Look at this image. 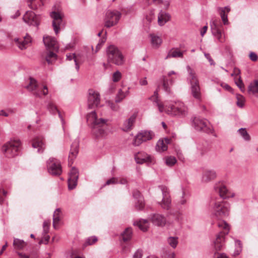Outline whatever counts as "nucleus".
I'll return each mask as SVG.
<instances>
[{"label":"nucleus","mask_w":258,"mask_h":258,"mask_svg":"<svg viewBox=\"0 0 258 258\" xmlns=\"http://www.w3.org/2000/svg\"><path fill=\"white\" fill-rule=\"evenodd\" d=\"M87 121L93 125V133L96 137H103L107 135V120L99 117L96 111H92L87 115Z\"/></svg>","instance_id":"1"},{"label":"nucleus","mask_w":258,"mask_h":258,"mask_svg":"<svg viewBox=\"0 0 258 258\" xmlns=\"http://www.w3.org/2000/svg\"><path fill=\"white\" fill-rule=\"evenodd\" d=\"M22 143L19 139H12L5 143L1 148V152L8 159H13L19 155Z\"/></svg>","instance_id":"2"},{"label":"nucleus","mask_w":258,"mask_h":258,"mask_svg":"<svg viewBox=\"0 0 258 258\" xmlns=\"http://www.w3.org/2000/svg\"><path fill=\"white\" fill-rule=\"evenodd\" d=\"M163 111L171 116L184 117L187 115L188 109L183 102L176 101L166 103Z\"/></svg>","instance_id":"3"},{"label":"nucleus","mask_w":258,"mask_h":258,"mask_svg":"<svg viewBox=\"0 0 258 258\" xmlns=\"http://www.w3.org/2000/svg\"><path fill=\"white\" fill-rule=\"evenodd\" d=\"M215 216L218 219H224L228 217L230 212V204L221 199H217L212 208Z\"/></svg>","instance_id":"4"},{"label":"nucleus","mask_w":258,"mask_h":258,"mask_svg":"<svg viewBox=\"0 0 258 258\" xmlns=\"http://www.w3.org/2000/svg\"><path fill=\"white\" fill-rule=\"evenodd\" d=\"M43 42L49 50V52L46 56V61L48 63H52L53 60L56 59V55L53 51H56L58 49L57 42L54 38L49 36L43 37Z\"/></svg>","instance_id":"5"},{"label":"nucleus","mask_w":258,"mask_h":258,"mask_svg":"<svg viewBox=\"0 0 258 258\" xmlns=\"http://www.w3.org/2000/svg\"><path fill=\"white\" fill-rule=\"evenodd\" d=\"M26 88L34 96L37 97H41L42 95L45 96L48 92L46 85L39 84L37 81L32 78H29V82Z\"/></svg>","instance_id":"6"},{"label":"nucleus","mask_w":258,"mask_h":258,"mask_svg":"<svg viewBox=\"0 0 258 258\" xmlns=\"http://www.w3.org/2000/svg\"><path fill=\"white\" fill-rule=\"evenodd\" d=\"M187 68L189 73V79L191 86V92L192 96L195 99L200 100L201 98L202 94L197 76L195 71L189 66H188Z\"/></svg>","instance_id":"7"},{"label":"nucleus","mask_w":258,"mask_h":258,"mask_svg":"<svg viewBox=\"0 0 258 258\" xmlns=\"http://www.w3.org/2000/svg\"><path fill=\"white\" fill-rule=\"evenodd\" d=\"M218 226L223 229L217 235L216 240L214 242V247L216 250H221L224 246V236L227 234L229 231V225L224 220L219 221Z\"/></svg>","instance_id":"8"},{"label":"nucleus","mask_w":258,"mask_h":258,"mask_svg":"<svg viewBox=\"0 0 258 258\" xmlns=\"http://www.w3.org/2000/svg\"><path fill=\"white\" fill-rule=\"evenodd\" d=\"M107 59L109 62L116 65H121L123 63V56L119 49L114 45H110L107 51Z\"/></svg>","instance_id":"9"},{"label":"nucleus","mask_w":258,"mask_h":258,"mask_svg":"<svg viewBox=\"0 0 258 258\" xmlns=\"http://www.w3.org/2000/svg\"><path fill=\"white\" fill-rule=\"evenodd\" d=\"M121 14L116 10H108L106 12L104 18V26L110 28L116 25L121 17Z\"/></svg>","instance_id":"10"},{"label":"nucleus","mask_w":258,"mask_h":258,"mask_svg":"<svg viewBox=\"0 0 258 258\" xmlns=\"http://www.w3.org/2000/svg\"><path fill=\"white\" fill-rule=\"evenodd\" d=\"M193 124L195 128L198 131H203L208 134H214V130L209 121L206 119L196 117L193 119Z\"/></svg>","instance_id":"11"},{"label":"nucleus","mask_w":258,"mask_h":258,"mask_svg":"<svg viewBox=\"0 0 258 258\" xmlns=\"http://www.w3.org/2000/svg\"><path fill=\"white\" fill-rule=\"evenodd\" d=\"M212 32L217 39L220 42L224 41V37L223 36V29L222 25L220 20H214L211 25Z\"/></svg>","instance_id":"12"},{"label":"nucleus","mask_w":258,"mask_h":258,"mask_svg":"<svg viewBox=\"0 0 258 258\" xmlns=\"http://www.w3.org/2000/svg\"><path fill=\"white\" fill-rule=\"evenodd\" d=\"M214 189L216 192L219 193L220 197L222 199L233 198L235 196V194L229 191L226 185L222 182L216 183Z\"/></svg>","instance_id":"13"},{"label":"nucleus","mask_w":258,"mask_h":258,"mask_svg":"<svg viewBox=\"0 0 258 258\" xmlns=\"http://www.w3.org/2000/svg\"><path fill=\"white\" fill-rule=\"evenodd\" d=\"M63 14L60 12L53 11L51 14V17L53 19L52 26L56 34H57L62 26Z\"/></svg>","instance_id":"14"},{"label":"nucleus","mask_w":258,"mask_h":258,"mask_svg":"<svg viewBox=\"0 0 258 258\" xmlns=\"http://www.w3.org/2000/svg\"><path fill=\"white\" fill-rule=\"evenodd\" d=\"M163 195V199L161 202L159 203V205L164 210H168L171 207V201L167 188L164 186H160Z\"/></svg>","instance_id":"15"},{"label":"nucleus","mask_w":258,"mask_h":258,"mask_svg":"<svg viewBox=\"0 0 258 258\" xmlns=\"http://www.w3.org/2000/svg\"><path fill=\"white\" fill-rule=\"evenodd\" d=\"M100 99L99 94L93 90L89 91V95L88 98V106L90 109H93L97 107L100 103Z\"/></svg>","instance_id":"16"},{"label":"nucleus","mask_w":258,"mask_h":258,"mask_svg":"<svg viewBox=\"0 0 258 258\" xmlns=\"http://www.w3.org/2000/svg\"><path fill=\"white\" fill-rule=\"evenodd\" d=\"M154 134L151 132L144 131L139 133L134 140V144L135 146H139L143 142L151 140Z\"/></svg>","instance_id":"17"},{"label":"nucleus","mask_w":258,"mask_h":258,"mask_svg":"<svg viewBox=\"0 0 258 258\" xmlns=\"http://www.w3.org/2000/svg\"><path fill=\"white\" fill-rule=\"evenodd\" d=\"M176 74L174 71H171L168 73L167 76H164L162 78L163 87L165 91L170 92V86H171L174 80L176 79Z\"/></svg>","instance_id":"18"},{"label":"nucleus","mask_w":258,"mask_h":258,"mask_svg":"<svg viewBox=\"0 0 258 258\" xmlns=\"http://www.w3.org/2000/svg\"><path fill=\"white\" fill-rule=\"evenodd\" d=\"M16 45L21 50L26 49L31 45L32 39L27 34L22 38H15L14 39Z\"/></svg>","instance_id":"19"},{"label":"nucleus","mask_w":258,"mask_h":258,"mask_svg":"<svg viewBox=\"0 0 258 258\" xmlns=\"http://www.w3.org/2000/svg\"><path fill=\"white\" fill-rule=\"evenodd\" d=\"M79 177V170L76 168H72L68 178V188L69 189H74L77 184Z\"/></svg>","instance_id":"20"},{"label":"nucleus","mask_w":258,"mask_h":258,"mask_svg":"<svg viewBox=\"0 0 258 258\" xmlns=\"http://www.w3.org/2000/svg\"><path fill=\"white\" fill-rule=\"evenodd\" d=\"M24 21L30 25L38 26L39 23V17L32 11H27L23 16Z\"/></svg>","instance_id":"21"},{"label":"nucleus","mask_w":258,"mask_h":258,"mask_svg":"<svg viewBox=\"0 0 258 258\" xmlns=\"http://www.w3.org/2000/svg\"><path fill=\"white\" fill-rule=\"evenodd\" d=\"M47 167L48 172L53 176H58L61 174V166L59 162H48Z\"/></svg>","instance_id":"22"},{"label":"nucleus","mask_w":258,"mask_h":258,"mask_svg":"<svg viewBox=\"0 0 258 258\" xmlns=\"http://www.w3.org/2000/svg\"><path fill=\"white\" fill-rule=\"evenodd\" d=\"M150 221L155 225L159 227H163L166 223L165 217L159 214H154L151 216Z\"/></svg>","instance_id":"23"},{"label":"nucleus","mask_w":258,"mask_h":258,"mask_svg":"<svg viewBox=\"0 0 258 258\" xmlns=\"http://www.w3.org/2000/svg\"><path fill=\"white\" fill-rule=\"evenodd\" d=\"M133 195L136 199L135 207L138 210H142L144 208V200L140 192L138 190L133 191Z\"/></svg>","instance_id":"24"},{"label":"nucleus","mask_w":258,"mask_h":258,"mask_svg":"<svg viewBox=\"0 0 258 258\" xmlns=\"http://www.w3.org/2000/svg\"><path fill=\"white\" fill-rule=\"evenodd\" d=\"M79 143L78 140L74 141L71 147V150L69 154L68 159L70 161H73L77 159L79 153Z\"/></svg>","instance_id":"25"},{"label":"nucleus","mask_w":258,"mask_h":258,"mask_svg":"<svg viewBox=\"0 0 258 258\" xmlns=\"http://www.w3.org/2000/svg\"><path fill=\"white\" fill-rule=\"evenodd\" d=\"M171 140L169 138H164L159 140L156 146V149L157 151L161 152L167 150V145L170 143Z\"/></svg>","instance_id":"26"},{"label":"nucleus","mask_w":258,"mask_h":258,"mask_svg":"<svg viewBox=\"0 0 258 258\" xmlns=\"http://www.w3.org/2000/svg\"><path fill=\"white\" fill-rule=\"evenodd\" d=\"M170 19V16L166 12L161 10L158 16V23L160 26H163Z\"/></svg>","instance_id":"27"},{"label":"nucleus","mask_w":258,"mask_h":258,"mask_svg":"<svg viewBox=\"0 0 258 258\" xmlns=\"http://www.w3.org/2000/svg\"><path fill=\"white\" fill-rule=\"evenodd\" d=\"M135 159L137 161H152L153 157L144 152H139L135 155Z\"/></svg>","instance_id":"28"},{"label":"nucleus","mask_w":258,"mask_h":258,"mask_svg":"<svg viewBox=\"0 0 258 258\" xmlns=\"http://www.w3.org/2000/svg\"><path fill=\"white\" fill-rule=\"evenodd\" d=\"M216 177V173L215 171L208 170L204 172L202 176V181L208 182Z\"/></svg>","instance_id":"29"},{"label":"nucleus","mask_w":258,"mask_h":258,"mask_svg":"<svg viewBox=\"0 0 258 258\" xmlns=\"http://www.w3.org/2000/svg\"><path fill=\"white\" fill-rule=\"evenodd\" d=\"M32 146L34 148H37L38 152L42 151L44 149L43 139L41 137H36L32 141Z\"/></svg>","instance_id":"30"},{"label":"nucleus","mask_w":258,"mask_h":258,"mask_svg":"<svg viewBox=\"0 0 258 258\" xmlns=\"http://www.w3.org/2000/svg\"><path fill=\"white\" fill-rule=\"evenodd\" d=\"M128 88L122 87L118 90L115 98L116 103L121 102L128 94Z\"/></svg>","instance_id":"31"},{"label":"nucleus","mask_w":258,"mask_h":258,"mask_svg":"<svg viewBox=\"0 0 258 258\" xmlns=\"http://www.w3.org/2000/svg\"><path fill=\"white\" fill-rule=\"evenodd\" d=\"M135 119L136 117L134 115H133L124 121L122 126V130L124 132H128L132 130L135 121Z\"/></svg>","instance_id":"32"},{"label":"nucleus","mask_w":258,"mask_h":258,"mask_svg":"<svg viewBox=\"0 0 258 258\" xmlns=\"http://www.w3.org/2000/svg\"><path fill=\"white\" fill-rule=\"evenodd\" d=\"M48 109L49 112L52 114H55L56 113H58L59 117L61 119V123L62 125L64 123V120L62 117V116L59 111L58 110L56 105L52 101L49 102L48 105Z\"/></svg>","instance_id":"33"},{"label":"nucleus","mask_w":258,"mask_h":258,"mask_svg":"<svg viewBox=\"0 0 258 258\" xmlns=\"http://www.w3.org/2000/svg\"><path fill=\"white\" fill-rule=\"evenodd\" d=\"M149 99L152 101L155 102L156 105L158 106V109L160 112H163L165 104H163L158 99V93L157 91H155L154 94L152 96H151Z\"/></svg>","instance_id":"34"},{"label":"nucleus","mask_w":258,"mask_h":258,"mask_svg":"<svg viewBox=\"0 0 258 258\" xmlns=\"http://www.w3.org/2000/svg\"><path fill=\"white\" fill-rule=\"evenodd\" d=\"M220 14L224 25H227L228 24V20L227 18V14L230 12V9L229 7H224L219 9Z\"/></svg>","instance_id":"35"},{"label":"nucleus","mask_w":258,"mask_h":258,"mask_svg":"<svg viewBox=\"0 0 258 258\" xmlns=\"http://www.w3.org/2000/svg\"><path fill=\"white\" fill-rule=\"evenodd\" d=\"M183 53L177 48H173L170 50L168 53V54L165 57V59H167L168 58L174 57H182Z\"/></svg>","instance_id":"36"},{"label":"nucleus","mask_w":258,"mask_h":258,"mask_svg":"<svg viewBox=\"0 0 258 258\" xmlns=\"http://www.w3.org/2000/svg\"><path fill=\"white\" fill-rule=\"evenodd\" d=\"M135 225H137L143 231H146L149 228V222L147 220L141 219L139 221L134 223Z\"/></svg>","instance_id":"37"},{"label":"nucleus","mask_w":258,"mask_h":258,"mask_svg":"<svg viewBox=\"0 0 258 258\" xmlns=\"http://www.w3.org/2000/svg\"><path fill=\"white\" fill-rule=\"evenodd\" d=\"M26 245V243L23 240L18 238L14 239L13 245L16 249H22Z\"/></svg>","instance_id":"38"},{"label":"nucleus","mask_w":258,"mask_h":258,"mask_svg":"<svg viewBox=\"0 0 258 258\" xmlns=\"http://www.w3.org/2000/svg\"><path fill=\"white\" fill-rule=\"evenodd\" d=\"M249 93L258 96V81L256 80L251 83L248 87Z\"/></svg>","instance_id":"39"},{"label":"nucleus","mask_w":258,"mask_h":258,"mask_svg":"<svg viewBox=\"0 0 258 258\" xmlns=\"http://www.w3.org/2000/svg\"><path fill=\"white\" fill-rule=\"evenodd\" d=\"M151 42L152 45L155 47H158L162 43L161 38L155 34H151Z\"/></svg>","instance_id":"40"},{"label":"nucleus","mask_w":258,"mask_h":258,"mask_svg":"<svg viewBox=\"0 0 258 258\" xmlns=\"http://www.w3.org/2000/svg\"><path fill=\"white\" fill-rule=\"evenodd\" d=\"M28 6L32 9H37L42 4V0H28Z\"/></svg>","instance_id":"41"},{"label":"nucleus","mask_w":258,"mask_h":258,"mask_svg":"<svg viewBox=\"0 0 258 258\" xmlns=\"http://www.w3.org/2000/svg\"><path fill=\"white\" fill-rule=\"evenodd\" d=\"M132 236V229L131 228H126L122 233V239L124 241L130 240Z\"/></svg>","instance_id":"42"},{"label":"nucleus","mask_w":258,"mask_h":258,"mask_svg":"<svg viewBox=\"0 0 258 258\" xmlns=\"http://www.w3.org/2000/svg\"><path fill=\"white\" fill-rule=\"evenodd\" d=\"M60 209L57 208L55 210L53 216V226L55 229L56 224L58 223L60 221Z\"/></svg>","instance_id":"43"},{"label":"nucleus","mask_w":258,"mask_h":258,"mask_svg":"<svg viewBox=\"0 0 258 258\" xmlns=\"http://www.w3.org/2000/svg\"><path fill=\"white\" fill-rule=\"evenodd\" d=\"M167 243L173 248H175L178 243L177 237H169L167 239Z\"/></svg>","instance_id":"44"},{"label":"nucleus","mask_w":258,"mask_h":258,"mask_svg":"<svg viewBox=\"0 0 258 258\" xmlns=\"http://www.w3.org/2000/svg\"><path fill=\"white\" fill-rule=\"evenodd\" d=\"M148 2H153L157 5H162L163 6V8L167 9L169 6V2L168 1H162V0H148Z\"/></svg>","instance_id":"45"},{"label":"nucleus","mask_w":258,"mask_h":258,"mask_svg":"<svg viewBox=\"0 0 258 258\" xmlns=\"http://www.w3.org/2000/svg\"><path fill=\"white\" fill-rule=\"evenodd\" d=\"M67 59L68 60H73L76 66L77 69L78 70V58L74 53H70L68 55H67Z\"/></svg>","instance_id":"46"},{"label":"nucleus","mask_w":258,"mask_h":258,"mask_svg":"<svg viewBox=\"0 0 258 258\" xmlns=\"http://www.w3.org/2000/svg\"><path fill=\"white\" fill-rule=\"evenodd\" d=\"M236 100L237 105L239 107H242L244 106L245 103L244 97L240 94H237L236 95Z\"/></svg>","instance_id":"47"},{"label":"nucleus","mask_w":258,"mask_h":258,"mask_svg":"<svg viewBox=\"0 0 258 258\" xmlns=\"http://www.w3.org/2000/svg\"><path fill=\"white\" fill-rule=\"evenodd\" d=\"M235 82L236 85L239 88L240 90L243 92L244 91V86L241 78L240 77L238 78L235 77Z\"/></svg>","instance_id":"48"},{"label":"nucleus","mask_w":258,"mask_h":258,"mask_svg":"<svg viewBox=\"0 0 258 258\" xmlns=\"http://www.w3.org/2000/svg\"><path fill=\"white\" fill-rule=\"evenodd\" d=\"M98 240L96 236H93L88 238L84 244L85 246L92 245Z\"/></svg>","instance_id":"49"},{"label":"nucleus","mask_w":258,"mask_h":258,"mask_svg":"<svg viewBox=\"0 0 258 258\" xmlns=\"http://www.w3.org/2000/svg\"><path fill=\"white\" fill-rule=\"evenodd\" d=\"M239 133L245 140L248 141L250 140V136L247 134L246 131L244 128H241L238 130Z\"/></svg>","instance_id":"50"},{"label":"nucleus","mask_w":258,"mask_h":258,"mask_svg":"<svg viewBox=\"0 0 258 258\" xmlns=\"http://www.w3.org/2000/svg\"><path fill=\"white\" fill-rule=\"evenodd\" d=\"M107 105L113 111H117L119 108V106L115 103L111 101L107 102Z\"/></svg>","instance_id":"51"},{"label":"nucleus","mask_w":258,"mask_h":258,"mask_svg":"<svg viewBox=\"0 0 258 258\" xmlns=\"http://www.w3.org/2000/svg\"><path fill=\"white\" fill-rule=\"evenodd\" d=\"M121 77V73L117 71L113 74L112 78L113 82H117L119 81Z\"/></svg>","instance_id":"52"},{"label":"nucleus","mask_w":258,"mask_h":258,"mask_svg":"<svg viewBox=\"0 0 258 258\" xmlns=\"http://www.w3.org/2000/svg\"><path fill=\"white\" fill-rule=\"evenodd\" d=\"M154 18V13L151 11L149 14L146 16V20L149 22H151Z\"/></svg>","instance_id":"53"},{"label":"nucleus","mask_w":258,"mask_h":258,"mask_svg":"<svg viewBox=\"0 0 258 258\" xmlns=\"http://www.w3.org/2000/svg\"><path fill=\"white\" fill-rule=\"evenodd\" d=\"M118 183V178L112 177V178L108 179L106 182V185H109L110 184H116Z\"/></svg>","instance_id":"54"},{"label":"nucleus","mask_w":258,"mask_h":258,"mask_svg":"<svg viewBox=\"0 0 258 258\" xmlns=\"http://www.w3.org/2000/svg\"><path fill=\"white\" fill-rule=\"evenodd\" d=\"M43 233L46 234H47L49 231V223L44 221L43 224Z\"/></svg>","instance_id":"55"},{"label":"nucleus","mask_w":258,"mask_h":258,"mask_svg":"<svg viewBox=\"0 0 258 258\" xmlns=\"http://www.w3.org/2000/svg\"><path fill=\"white\" fill-rule=\"evenodd\" d=\"M143 255V252L142 250L138 249L135 253L133 256V258H142Z\"/></svg>","instance_id":"56"},{"label":"nucleus","mask_w":258,"mask_h":258,"mask_svg":"<svg viewBox=\"0 0 258 258\" xmlns=\"http://www.w3.org/2000/svg\"><path fill=\"white\" fill-rule=\"evenodd\" d=\"M139 84L141 86H146L148 85V81L147 78H141L139 80Z\"/></svg>","instance_id":"57"},{"label":"nucleus","mask_w":258,"mask_h":258,"mask_svg":"<svg viewBox=\"0 0 258 258\" xmlns=\"http://www.w3.org/2000/svg\"><path fill=\"white\" fill-rule=\"evenodd\" d=\"M250 59L252 61H256L257 59V55L254 52L250 53L249 55Z\"/></svg>","instance_id":"58"},{"label":"nucleus","mask_w":258,"mask_h":258,"mask_svg":"<svg viewBox=\"0 0 258 258\" xmlns=\"http://www.w3.org/2000/svg\"><path fill=\"white\" fill-rule=\"evenodd\" d=\"M173 215L174 216H175V220H179V219L181 217V214L179 212H176L175 213H170V215Z\"/></svg>","instance_id":"59"},{"label":"nucleus","mask_w":258,"mask_h":258,"mask_svg":"<svg viewBox=\"0 0 258 258\" xmlns=\"http://www.w3.org/2000/svg\"><path fill=\"white\" fill-rule=\"evenodd\" d=\"M205 56L209 60V61L211 65L214 64V60L212 59V58H211V57L210 56L209 54L205 53Z\"/></svg>","instance_id":"60"},{"label":"nucleus","mask_w":258,"mask_h":258,"mask_svg":"<svg viewBox=\"0 0 258 258\" xmlns=\"http://www.w3.org/2000/svg\"><path fill=\"white\" fill-rule=\"evenodd\" d=\"M208 30V26H205L203 27L201 31V35L202 36H203L204 34L206 33L207 31Z\"/></svg>","instance_id":"61"},{"label":"nucleus","mask_w":258,"mask_h":258,"mask_svg":"<svg viewBox=\"0 0 258 258\" xmlns=\"http://www.w3.org/2000/svg\"><path fill=\"white\" fill-rule=\"evenodd\" d=\"M240 73V70L238 69L235 68L233 71V73L232 74V76H235L236 77L238 76Z\"/></svg>","instance_id":"62"},{"label":"nucleus","mask_w":258,"mask_h":258,"mask_svg":"<svg viewBox=\"0 0 258 258\" xmlns=\"http://www.w3.org/2000/svg\"><path fill=\"white\" fill-rule=\"evenodd\" d=\"M18 254L19 255L20 258H29L28 255L22 252H18Z\"/></svg>","instance_id":"63"},{"label":"nucleus","mask_w":258,"mask_h":258,"mask_svg":"<svg viewBox=\"0 0 258 258\" xmlns=\"http://www.w3.org/2000/svg\"><path fill=\"white\" fill-rule=\"evenodd\" d=\"M215 258H228V257L224 253H218L217 256H216Z\"/></svg>","instance_id":"64"}]
</instances>
